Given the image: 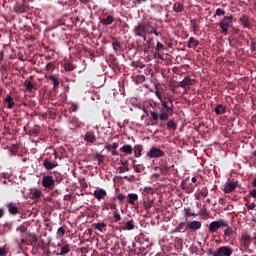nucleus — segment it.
<instances>
[{
  "label": "nucleus",
  "instance_id": "obj_1",
  "mask_svg": "<svg viewBox=\"0 0 256 256\" xmlns=\"http://www.w3.org/2000/svg\"><path fill=\"white\" fill-rule=\"evenodd\" d=\"M162 108L160 112L151 111L150 115L154 121H169V117L173 115V105L169 106V103L165 102V100L161 99Z\"/></svg>",
  "mask_w": 256,
  "mask_h": 256
},
{
  "label": "nucleus",
  "instance_id": "obj_2",
  "mask_svg": "<svg viewBox=\"0 0 256 256\" xmlns=\"http://www.w3.org/2000/svg\"><path fill=\"white\" fill-rule=\"evenodd\" d=\"M133 33L135 37H141L144 41H147V35L149 33V27L143 23H138L134 29Z\"/></svg>",
  "mask_w": 256,
  "mask_h": 256
},
{
  "label": "nucleus",
  "instance_id": "obj_3",
  "mask_svg": "<svg viewBox=\"0 0 256 256\" xmlns=\"http://www.w3.org/2000/svg\"><path fill=\"white\" fill-rule=\"evenodd\" d=\"M231 25H233V14L224 16L223 19L219 22V27L222 29L223 33H227Z\"/></svg>",
  "mask_w": 256,
  "mask_h": 256
},
{
  "label": "nucleus",
  "instance_id": "obj_4",
  "mask_svg": "<svg viewBox=\"0 0 256 256\" xmlns=\"http://www.w3.org/2000/svg\"><path fill=\"white\" fill-rule=\"evenodd\" d=\"M213 256H231L233 255V248L229 246H221L212 254Z\"/></svg>",
  "mask_w": 256,
  "mask_h": 256
},
{
  "label": "nucleus",
  "instance_id": "obj_5",
  "mask_svg": "<svg viewBox=\"0 0 256 256\" xmlns=\"http://www.w3.org/2000/svg\"><path fill=\"white\" fill-rule=\"evenodd\" d=\"M146 155L147 157H149V159H157L159 157H163L165 155V152H163L161 148L153 146L152 148H150Z\"/></svg>",
  "mask_w": 256,
  "mask_h": 256
},
{
  "label": "nucleus",
  "instance_id": "obj_6",
  "mask_svg": "<svg viewBox=\"0 0 256 256\" xmlns=\"http://www.w3.org/2000/svg\"><path fill=\"white\" fill-rule=\"evenodd\" d=\"M220 227H227V221L218 220V221L211 222L209 225V231L211 233H215L217 229H220Z\"/></svg>",
  "mask_w": 256,
  "mask_h": 256
},
{
  "label": "nucleus",
  "instance_id": "obj_7",
  "mask_svg": "<svg viewBox=\"0 0 256 256\" xmlns=\"http://www.w3.org/2000/svg\"><path fill=\"white\" fill-rule=\"evenodd\" d=\"M42 185L45 187V189H51L55 186V179H53V176H44L42 178Z\"/></svg>",
  "mask_w": 256,
  "mask_h": 256
},
{
  "label": "nucleus",
  "instance_id": "obj_8",
  "mask_svg": "<svg viewBox=\"0 0 256 256\" xmlns=\"http://www.w3.org/2000/svg\"><path fill=\"white\" fill-rule=\"evenodd\" d=\"M207 195H209V190L206 187L199 188L195 192V199H197L198 201H201V199H205Z\"/></svg>",
  "mask_w": 256,
  "mask_h": 256
},
{
  "label": "nucleus",
  "instance_id": "obj_9",
  "mask_svg": "<svg viewBox=\"0 0 256 256\" xmlns=\"http://www.w3.org/2000/svg\"><path fill=\"white\" fill-rule=\"evenodd\" d=\"M240 245L246 249L249 248V245H251V236L247 233H243L240 238Z\"/></svg>",
  "mask_w": 256,
  "mask_h": 256
},
{
  "label": "nucleus",
  "instance_id": "obj_10",
  "mask_svg": "<svg viewBox=\"0 0 256 256\" xmlns=\"http://www.w3.org/2000/svg\"><path fill=\"white\" fill-rule=\"evenodd\" d=\"M237 189V182L234 180L228 181L224 187V193H233Z\"/></svg>",
  "mask_w": 256,
  "mask_h": 256
},
{
  "label": "nucleus",
  "instance_id": "obj_11",
  "mask_svg": "<svg viewBox=\"0 0 256 256\" xmlns=\"http://www.w3.org/2000/svg\"><path fill=\"white\" fill-rule=\"evenodd\" d=\"M58 247H60V252L57 253L58 256H65L71 252L70 244H62V245L58 244Z\"/></svg>",
  "mask_w": 256,
  "mask_h": 256
},
{
  "label": "nucleus",
  "instance_id": "obj_12",
  "mask_svg": "<svg viewBox=\"0 0 256 256\" xmlns=\"http://www.w3.org/2000/svg\"><path fill=\"white\" fill-rule=\"evenodd\" d=\"M186 229H190L191 231H197V230L201 229V222L197 221V220L188 222L186 224Z\"/></svg>",
  "mask_w": 256,
  "mask_h": 256
},
{
  "label": "nucleus",
  "instance_id": "obj_13",
  "mask_svg": "<svg viewBox=\"0 0 256 256\" xmlns=\"http://www.w3.org/2000/svg\"><path fill=\"white\" fill-rule=\"evenodd\" d=\"M239 22L241 23V25H243L245 29H251V22L249 21V16L243 14L242 16H240Z\"/></svg>",
  "mask_w": 256,
  "mask_h": 256
},
{
  "label": "nucleus",
  "instance_id": "obj_14",
  "mask_svg": "<svg viewBox=\"0 0 256 256\" xmlns=\"http://www.w3.org/2000/svg\"><path fill=\"white\" fill-rule=\"evenodd\" d=\"M107 196V191H105V189L102 188H97L96 190H94V197L95 199H98V201H101V199H103V197Z\"/></svg>",
  "mask_w": 256,
  "mask_h": 256
},
{
  "label": "nucleus",
  "instance_id": "obj_15",
  "mask_svg": "<svg viewBox=\"0 0 256 256\" xmlns=\"http://www.w3.org/2000/svg\"><path fill=\"white\" fill-rule=\"evenodd\" d=\"M43 166L45 167V169H47V171H51V169H55V167H57V163H53L49 161V159H45L43 161Z\"/></svg>",
  "mask_w": 256,
  "mask_h": 256
},
{
  "label": "nucleus",
  "instance_id": "obj_16",
  "mask_svg": "<svg viewBox=\"0 0 256 256\" xmlns=\"http://www.w3.org/2000/svg\"><path fill=\"white\" fill-rule=\"evenodd\" d=\"M8 211L11 215H17L19 213V208H17V205H15L13 202H10L8 205Z\"/></svg>",
  "mask_w": 256,
  "mask_h": 256
},
{
  "label": "nucleus",
  "instance_id": "obj_17",
  "mask_svg": "<svg viewBox=\"0 0 256 256\" xmlns=\"http://www.w3.org/2000/svg\"><path fill=\"white\" fill-rule=\"evenodd\" d=\"M84 141H86V143H95V141H97V138H95V134L88 132L84 136Z\"/></svg>",
  "mask_w": 256,
  "mask_h": 256
},
{
  "label": "nucleus",
  "instance_id": "obj_18",
  "mask_svg": "<svg viewBox=\"0 0 256 256\" xmlns=\"http://www.w3.org/2000/svg\"><path fill=\"white\" fill-rule=\"evenodd\" d=\"M198 46H199V41L195 40V38L193 37H190L187 44L188 49H195Z\"/></svg>",
  "mask_w": 256,
  "mask_h": 256
},
{
  "label": "nucleus",
  "instance_id": "obj_19",
  "mask_svg": "<svg viewBox=\"0 0 256 256\" xmlns=\"http://www.w3.org/2000/svg\"><path fill=\"white\" fill-rule=\"evenodd\" d=\"M122 153H126V155H131L133 153V147L129 144H126L120 148Z\"/></svg>",
  "mask_w": 256,
  "mask_h": 256
},
{
  "label": "nucleus",
  "instance_id": "obj_20",
  "mask_svg": "<svg viewBox=\"0 0 256 256\" xmlns=\"http://www.w3.org/2000/svg\"><path fill=\"white\" fill-rule=\"evenodd\" d=\"M49 79L54 89H57L59 87V77H57V75H50Z\"/></svg>",
  "mask_w": 256,
  "mask_h": 256
},
{
  "label": "nucleus",
  "instance_id": "obj_21",
  "mask_svg": "<svg viewBox=\"0 0 256 256\" xmlns=\"http://www.w3.org/2000/svg\"><path fill=\"white\" fill-rule=\"evenodd\" d=\"M193 85V80L190 78L186 77L180 82V87L185 88V87H191Z\"/></svg>",
  "mask_w": 256,
  "mask_h": 256
},
{
  "label": "nucleus",
  "instance_id": "obj_22",
  "mask_svg": "<svg viewBox=\"0 0 256 256\" xmlns=\"http://www.w3.org/2000/svg\"><path fill=\"white\" fill-rule=\"evenodd\" d=\"M14 9L17 13L21 14V13H25L27 7L25 6L24 3H18L16 4Z\"/></svg>",
  "mask_w": 256,
  "mask_h": 256
},
{
  "label": "nucleus",
  "instance_id": "obj_23",
  "mask_svg": "<svg viewBox=\"0 0 256 256\" xmlns=\"http://www.w3.org/2000/svg\"><path fill=\"white\" fill-rule=\"evenodd\" d=\"M41 197H43V192L41 190H34L32 192V199L34 201H39V199H41Z\"/></svg>",
  "mask_w": 256,
  "mask_h": 256
},
{
  "label": "nucleus",
  "instance_id": "obj_24",
  "mask_svg": "<svg viewBox=\"0 0 256 256\" xmlns=\"http://www.w3.org/2000/svg\"><path fill=\"white\" fill-rule=\"evenodd\" d=\"M227 112V108L221 104L217 105L215 108L216 115H223Z\"/></svg>",
  "mask_w": 256,
  "mask_h": 256
},
{
  "label": "nucleus",
  "instance_id": "obj_25",
  "mask_svg": "<svg viewBox=\"0 0 256 256\" xmlns=\"http://www.w3.org/2000/svg\"><path fill=\"white\" fill-rule=\"evenodd\" d=\"M135 163H137L136 160L133 161V168H134L135 172L136 173H143V171H145V167L143 166V164L135 165Z\"/></svg>",
  "mask_w": 256,
  "mask_h": 256
},
{
  "label": "nucleus",
  "instance_id": "obj_26",
  "mask_svg": "<svg viewBox=\"0 0 256 256\" xmlns=\"http://www.w3.org/2000/svg\"><path fill=\"white\" fill-rule=\"evenodd\" d=\"M142 152H143V146H141V145H136V146L134 147V156H135L136 158L141 157Z\"/></svg>",
  "mask_w": 256,
  "mask_h": 256
},
{
  "label": "nucleus",
  "instance_id": "obj_27",
  "mask_svg": "<svg viewBox=\"0 0 256 256\" xmlns=\"http://www.w3.org/2000/svg\"><path fill=\"white\" fill-rule=\"evenodd\" d=\"M154 93H155L156 97H158L159 101H161V99H163V88H159L158 86H155Z\"/></svg>",
  "mask_w": 256,
  "mask_h": 256
},
{
  "label": "nucleus",
  "instance_id": "obj_28",
  "mask_svg": "<svg viewBox=\"0 0 256 256\" xmlns=\"http://www.w3.org/2000/svg\"><path fill=\"white\" fill-rule=\"evenodd\" d=\"M135 229V224H133V220L127 221L124 224V230L125 231H133Z\"/></svg>",
  "mask_w": 256,
  "mask_h": 256
},
{
  "label": "nucleus",
  "instance_id": "obj_29",
  "mask_svg": "<svg viewBox=\"0 0 256 256\" xmlns=\"http://www.w3.org/2000/svg\"><path fill=\"white\" fill-rule=\"evenodd\" d=\"M164 49H165V46L161 44V42L156 43L155 53L159 58H161V54L159 52L163 51Z\"/></svg>",
  "mask_w": 256,
  "mask_h": 256
},
{
  "label": "nucleus",
  "instance_id": "obj_30",
  "mask_svg": "<svg viewBox=\"0 0 256 256\" xmlns=\"http://www.w3.org/2000/svg\"><path fill=\"white\" fill-rule=\"evenodd\" d=\"M128 197H129L128 203H130V205H135V201L139 199V196H137V194H134V193L128 194Z\"/></svg>",
  "mask_w": 256,
  "mask_h": 256
},
{
  "label": "nucleus",
  "instance_id": "obj_31",
  "mask_svg": "<svg viewBox=\"0 0 256 256\" xmlns=\"http://www.w3.org/2000/svg\"><path fill=\"white\" fill-rule=\"evenodd\" d=\"M5 101L8 103V109H13V107H15V101L13 100V97L7 96Z\"/></svg>",
  "mask_w": 256,
  "mask_h": 256
},
{
  "label": "nucleus",
  "instance_id": "obj_32",
  "mask_svg": "<svg viewBox=\"0 0 256 256\" xmlns=\"http://www.w3.org/2000/svg\"><path fill=\"white\" fill-rule=\"evenodd\" d=\"M102 25H111L113 23V17L108 15L106 18L101 20Z\"/></svg>",
  "mask_w": 256,
  "mask_h": 256
},
{
  "label": "nucleus",
  "instance_id": "obj_33",
  "mask_svg": "<svg viewBox=\"0 0 256 256\" xmlns=\"http://www.w3.org/2000/svg\"><path fill=\"white\" fill-rule=\"evenodd\" d=\"M173 9L176 13H181V11H183V4L182 3H179V2H176L174 3L173 5Z\"/></svg>",
  "mask_w": 256,
  "mask_h": 256
},
{
  "label": "nucleus",
  "instance_id": "obj_34",
  "mask_svg": "<svg viewBox=\"0 0 256 256\" xmlns=\"http://www.w3.org/2000/svg\"><path fill=\"white\" fill-rule=\"evenodd\" d=\"M225 230H224V235L225 237H231V235H233V228L229 227V224H227V226H224Z\"/></svg>",
  "mask_w": 256,
  "mask_h": 256
},
{
  "label": "nucleus",
  "instance_id": "obj_35",
  "mask_svg": "<svg viewBox=\"0 0 256 256\" xmlns=\"http://www.w3.org/2000/svg\"><path fill=\"white\" fill-rule=\"evenodd\" d=\"M105 227H107V225H105V223H103V222H98V223L94 224V228L97 231H103L105 229Z\"/></svg>",
  "mask_w": 256,
  "mask_h": 256
},
{
  "label": "nucleus",
  "instance_id": "obj_36",
  "mask_svg": "<svg viewBox=\"0 0 256 256\" xmlns=\"http://www.w3.org/2000/svg\"><path fill=\"white\" fill-rule=\"evenodd\" d=\"M167 127H168V129L175 131V129H177V123H175V121H173V120H169L167 122Z\"/></svg>",
  "mask_w": 256,
  "mask_h": 256
},
{
  "label": "nucleus",
  "instance_id": "obj_37",
  "mask_svg": "<svg viewBox=\"0 0 256 256\" xmlns=\"http://www.w3.org/2000/svg\"><path fill=\"white\" fill-rule=\"evenodd\" d=\"M113 217H114L115 223H118V221H121V214H119L118 210H115L113 212Z\"/></svg>",
  "mask_w": 256,
  "mask_h": 256
},
{
  "label": "nucleus",
  "instance_id": "obj_38",
  "mask_svg": "<svg viewBox=\"0 0 256 256\" xmlns=\"http://www.w3.org/2000/svg\"><path fill=\"white\" fill-rule=\"evenodd\" d=\"M95 158L97 159L98 163H103V161H105V156L99 152L95 154Z\"/></svg>",
  "mask_w": 256,
  "mask_h": 256
},
{
  "label": "nucleus",
  "instance_id": "obj_39",
  "mask_svg": "<svg viewBox=\"0 0 256 256\" xmlns=\"http://www.w3.org/2000/svg\"><path fill=\"white\" fill-rule=\"evenodd\" d=\"M25 87H26L27 91H33V89H35V84L33 82L29 81L25 84Z\"/></svg>",
  "mask_w": 256,
  "mask_h": 256
},
{
  "label": "nucleus",
  "instance_id": "obj_40",
  "mask_svg": "<svg viewBox=\"0 0 256 256\" xmlns=\"http://www.w3.org/2000/svg\"><path fill=\"white\" fill-rule=\"evenodd\" d=\"M16 231H19V233H27V226L22 224L16 228Z\"/></svg>",
  "mask_w": 256,
  "mask_h": 256
},
{
  "label": "nucleus",
  "instance_id": "obj_41",
  "mask_svg": "<svg viewBox=\"0 0 256 256\" xmlns=\"http://www.w3.org/2000/svg\"><path fill=\"white\" fill-rule=\"evenodd\" d=\"M57 236L58 237H64L65 236V228L59 227L57 230Z\"/></svg>",
  "mask_w": 256,
  "mask_h": 256
},
{
  "label": "nucleus",
  "instance_id": "obj_42",
  "mask_svg": "<svg viewBox=\"0 0 256 256\" xmlns=\"http://www.w3.org/2000/svg\"><path fill=\"white\" fill-rule=\"evenodd\" d=\"M215 15H217V17H221V15H225V11L221 8H217Z\"/></svg>",
  "mask_w": 256,
  "mask_h": 256
},
{
  "label": "nucleus",
  "instance_id": "obj_43",
  "mask_svg": "<svg viewBox=\"0 0 256 256\" xmlns=\"http://www.w3.org/2000/svg\"><path fill=\"white\" fill-rule=\"evenodd\" d=\"M7 248L6 247H0V256L7 255Z\"/></svg>",
  "mask_w": 256,
  "mask_h": 256
},
{
  "label": "nucleus",
  "instance_id": "obj_44",
  "mask_svg": "<svg viewBox=\"0 0 256 256\" xmlns=\"http://www.w3.org/2000/svg\"><path fill=\"white\" fill-rule=\"evenodd\" d=\"M71 111H77V109H79V105L77 103H71V107H70Z\"/></svg>",
  "mask_w": 256,
  "mask_h": 256
},
{
  "label": "nucleus",
  "instance_id": "obj_45",
  "mask_svg": "<svg viewBox=\"0 0 256 256\" xmlns=\"http://www.w3.org/2000/svg\"><path fill=\"white\" fill-rule=\"evenodd\" d=\"M1 176L4 179H11V173H9V172H4V173L1 174Z\"/></svg>",
  "mask_w": 256,
  "mask_h": 256
},
{
  "label": "nucleus",
  "instance_id": "obj_46",
  "mask_svg": "<svg viewBox=\"0 0 256 256\" xmlns=\"http://www.w3.org/2000/svg\"><path fill=\"white\" fill-rule=\"evenodd\" d=\"M26 133H28V135H37V133H39V130H37V128H34Z\"/></svg>",
  "mask_w": 256,
  "mask_h": 256
},
{
  "label": "nucleus",
  "instance_id": "obj_47",
  "mask_svg": "<svg viewBox=\"0 0 256 256\" xmlns=\"http://www.w3.org/2000/svg\"><path fill=\"white\" fill-rule=\"evenodd\" d=\"M119 173H125V171H129L128 167H119L118 168Z\"/></svg>",
  "mask_w": 256,
  "mask_h": 256
},
{
  "label": "nucleus",
  "instance_id": "obj_48",
  "mask_svg": "<svg viewBox=\"0 0 256 256\" xmlns=\"http://www.w3.org/2000/svg\"><path fill=\"white\" fill-rule=\"evenodd\" d=\"M247 209H248V211H253V209H255V203L248 204Z\"/></svg>",
  "mask_w": 256,
  "mask_h": 256
},
{
  "label": "nucleus",
  "instance_id": "obj_49",
  "mask_svg": "<svg viewBox=\"0 0 256 256\" xmlns=\"http://www.w3.org/2000/svg\"><path fill=\"white\" fill-rule=\"evenodd\" d=\"M124 179H126V181H135V177L133 175L124 176Z\"/></svg>",
  "mask_w": 256,
  "mask_h": 256
},
{
  "label": "nucleus",
  "instance_id": "obj_50",
  "mask_svg": "<svg viewBox=\"0 0 256 256\" xmlns=\"http://www.w3.org/2000/svg\"><path fill=\"white\" fill-rule=\"evenodd\" d=\"M116 199H118V201H125V195L124 194H119Z\"/></svg>",
  "mask_w": 256,
  "mask_h": 256
},
{
  "label": "nucleus",
  "instance_id": "obj_51",
  "mask_svg": "<svg viewBox=\"0 0 256 256\" xmlns=\"http://www.w3.org/2000/svg\"><path fill=\"white\" fill-rule=\"evenodd\" d=\"M65 69H66V71H73V69H75V68L73 67V65L67 64V65L65 66Z\"/></svg>",
  "mask_w": 256,
  "mask_h": 256
},
{
  "label": "nucleus",
  "instance_id": "obj_52",
  "mask_svg": "<svg viewBox=\"0 0 256 256\" xmlns=\"http://www.w3.org/2000/svg\"><path fill=\"white\" fill-rule=\"evenodd\" d=\"M112 47H113L114 51H119V49H120V46L118 43H113Z\"/></svg>",
  "mask_w": 256,
  "mask_h": 256
},
{
  "label": "nucleus",
  "instance_id": "obj_53",
  "mask_svg": "<svg viewBox=\"0 0 256 256\" xmlns=\"http://www.w3.org/2000/svg\"><path fill=\"white\" fill-rule=\"evenodd\" d=\"M251 197H253L254 199H256V189H252L250 192Z\"/></svg>",
  "mask_w": 256,
  "mask_h": 256
},
{
  "label": "nucleus",
  "instance_id": "obj_54",
  "mask_svg": "<svg viewBox=\"0 0 256 256\" xmlns=\"http://www.w3.org/2000/svg\"><path fill=\"white\" fill-rule=\"evenodd\" d=\"M104 149H106L107 151H111V149H113V148H112L111 144L106 143L104 146Z\"/></svg>",
  "mask_w": 256,
  "mask_h": 256
},
{
  "label": "nucleus",
  "instance_id": "obj_55",
  "mask_svg": "<svg viewBox=\"0 0 256 256\" xmlns=\"http://www.w3.org/2000/svg\"><path fill=\"white\" fill-rule=\"evenodd\" d=\"M64 201H71V194H66L64 196Z\"/></svg>",
  "mask_w": 256,
  "mask_h": 256
},
{
  "label": "nucleus",
  "instance_id": "obj_56",
  "mask_svg": "<svg viewBox=\"0 0 256 256\" xmlns=\"http://www.w3.org/2000/svg\"><path fill=\"white\" fill-rule=\"evenodd\" d=\"M110 209L117 211V204L115 203L110 204Z\"/></svg>",
  "mask_w": 256,
  "mask_h": 256
},
{
  "label": "nucleus",
  "instance_id": "obj_57",
  "mask_svg": "<svg viewBox=\"0 0 256 256\" xmlns=\"http://www.w3.org/2000/svg\"><path fill=\"white\" fill-rule=\"evenodd\" d=\"M112 149H117L119 147V142H114L112 145Z\"/></svg>",
  "mask_w": 256,
  "mask_h": 256
},
{
  "label": "nucleus",
  "instance_id": "obj_58",
  "mask_svg": "<svg viewBox=\"0 0 256 256\" xmlns=\"http://www.w3.org/2000/svg\"><path fill=\"white\" fill-rule=\"evenodd\" d=\"M46 69H47V71H51V69H53V64H51V63L47 64Z\"/></svg>",
  "mask_w": 256,
  "mask_h": 256
},
{
  "label": "nucleus",
  "instance_id": "obj_59",
  "mask_svg": "<svg viewBox=\"0 0 256 256\" xmlns=\"http://www.w3.org/2000/svg\"><path fill=\"white\" fill-rule=\"evenodd\" d=\"M4 215H5V210L3 208H0V219L4 217Z\"/></svg>",
  "mask_w": 256,
  "mask_h": 256
},
{
  "label": "nucleus",
  "instance_id": "obj_60",
  "mask_svg": "<svg viewBox=\"0 0 256 256\" xmlns=\"http://www.w3.org/2000/svg\"><path fill=\"white\" fill-rule=\"evenodd\" d=\"M191 251H192V253H197V251H198L197 246H192Z\"/></svg>",
  "mask_w": 256,
  "mask_h": 256
},
{
  "label": "nucleus",
  "instance_id": "obj_61",
  "mask_svg": "<svg viewBox=\"0 0 256 256\" xmlns=\"http://www.w3.org/2000/svg\"><path fill=\"white\" fill-rule=\"evenodd\" d=\"M111 153H112V155H114V156L119 155V152H117V150H115V149H113Z\"/></svg>",
  "mask_w": 256,
  "mask_h": 256
},
{
  "label": "nucleus",
  "instance_id": "obj_62",
  "mask_svg": "<svg viewBox=\"0 0 256 256\" xmlns=\"http://www.w3.org/2000/svg\"><path fill=\"white\" fill-rule=\"evenodd\" d=\"M193 31H194V33L197 32V31H199V28H197V25H196V24L193 25Z\"/></svg>",
  "mask_w": 256,
  "mask_h": 256
},
{
  "label": "nucleus",
  "instance_id": "obj_63",
  "mask_svg": "<svg viewBox=\"0 0 256 256\" xmlns=\"http://www.w3.org/2000/svg\"><path fill=\"white\" fill-rule=\"evenodd\" d=\"M139 109H142V111H144V113H146V115H149V112H147V109L145 108H141V106H138Z\"/></svg>",
  "mask_w": 256,
  "mask_h": 256
},
{
  "label": "nucleus",
  "instance_id": "obj_64",
  "mask_svg": "<svg viewBox=\"0 0 256 256\" xmlns=\"http://www.w3.org/2000/svg\"><path fill=\"white\" fill-rule=\"evenodd\" d=\"M252 185H253V187H256V178L254 179Z\"/></svg>",
  "mask_w": 256,
  "mask_h": 256
}]
</instances>
